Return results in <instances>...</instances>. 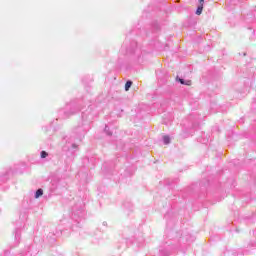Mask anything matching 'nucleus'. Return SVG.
<instances>
[{
  "label": "nucleus",
  "mask_w": 256,
  "mask_h": 256,
  "mask_svg": "<svg viewBox=\"0 0 256 256\" xmlns=\"http://www.w3.org/2000/svg\"><path fill=\"white\" fill-rule=\"evenodd\" d=\"M131 85H133V82L127 81L125 84V91H129V89H131Z\"/></svg>",
  "instance_id": "obj_3"
},
{
  "label": "nucleus",
  "mask_w": 256,
  "mask_h": 256,
  "mask_svg": "<svg viewBox=\"0 0 256 256\" xmlns=\"http://www.w3.org/2000/svg\"><path fill=\"white\" fill-rule=\"evenodd\" d=\"M178 81H179V83H181V85H185V80L179 78Z\"/></svg>",
  "instance_id": "obj_6"
},
{
  "label": "nucleus",
  "mask_w": 256,
  "mask_h": 256,
  "mask_svg": "<svg viewBox=\"0 0 256 256\" xmlns=\"http://www.w3.org/2000/svg\"><path fill=\"white\" fill-rule=\"evenodd\" d=\"M201 13H203V4L198 6V8L196 10V15H201Z\"/></svg>",
  "instance_id": "obj_4"
},
{
  "label": "nucleus",
  "mask_w": 256,
  "mask_h": 256,
  "mask_svg": "<svg viewBox=\"0 0 256 256\" xmlns=\"http://www.w3.org/2000/svg\"><path fill=\"white\" fill-rule=\"evenodd\" d=\"M47 155H49V154H47V152H45V151L41 152V158L42 159H45L47 157Z\"/></svg>",
  "instance_id": "obj_5"
},
{
  "label": "nucleus",
  "mask_w": 256,
  "mask_h": 256,
  "mask_svg": "<svg viewBox=\"0 0 256 256\" xmlns=\"http://www.w3.org/2000/svg\"><path fill=\"white\" fill-rule=\"evenodd\" d=\"M163 142L165 145H169L171 143V138H169V136H164Z\"/></svg>",
  "instance_id": "obj_2"
},
{
  "label": "nucleus",
  "mask_w": 256,
  "mask_h": 256,
  "mask_svg": "<svg viewBox=\"0 0 256 256\" xmlns=\"http://www.w3.org/2000/svg\"><path fill=\"white\" fill-rule=\"evenodd\" d=\"M199 1H200V5H201V4L203 5V3H204L205 0H199Z\"/></svg>",
  "instance_id": "obj_7"
},
{
  "label": "nucleus",
  "mask_w": 256,
  "mask_h": 256,
  "mask_svg": "<svg viewBox=\"0 0 256 256\" xmlns=\"http://www.w3.org/2000/svg\"><path fill=\"white\" fill-rule=\"evenodd\" d=\"M43 195V189H38L35 194V198L39 199V197H42Z\"/></svg>",
  "instance_id": "obj_1"
}]
</instances>
